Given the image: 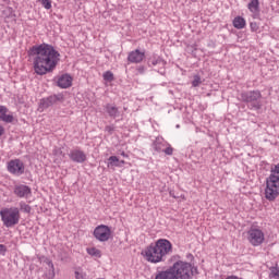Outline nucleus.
Here are the masks:
<instances>
[{"label":"nucleus","mask_w":279,"mask_h":279,"mask_svg":"<svg viewBox=\"0 0 279 279\" xmlns=\"http://www.w3.org/2000/svg\"><path fill=\"white\" fill-rule=\"evenodd\" d=\"M31 56H33L34 71L37 75L53 73L58 62H60V52L53 46L47 44L33 47Z\"/></svg>","instance_id":"nucleus-1"},{"label":"nucleus","mask_w":279,"mask_h":279,"mask_svg":"<svg viewBox=\"0 0 279 279\" xmlns=\"http://www.w3.org/2000/svg\"><path fill=\"white\" fill-rule=\"evenodd\" d=\"M173 244L167 239H159L156 243H151L142 251V256H144L147 263L158 264L165 263L167 256L172 254Z\"/></svg>","instance_id":"nucleus-2"},{"label":"nucleus","mask_w":279,"mask_h":279,"mask_svg":"<svg viewBox=\"0 0 279 279\" xmlns=\"http://www.w3.org/2000/svg\"><path fill=\"white\" fill-rule=\"evenodd\" d=\"M279 196V163L271 166L270 175L266 179L265 197L268 202H276Z\"/></svg>","instance_id":"nucleus-3"},{"label":"nucleus","mask_w":279,"mask_h":279,"mask_svg":"<svg viewBox=\"0 0 279 279\" xmlns=\"http://www.w3.org/2000/svg\"><path fill=\"white\" fill-rule=\"evenodd\" d=\"M170 269L174 279H191L197 275V268L189 262L178 260Z\"/></svg>","instance_id":"nucleus-4"},{"label":"nucleus","mask_w":279,"mask_h":279,"mask_svg":"<svg viewBox=\"0 0 279 279\" xmlns=\"http://www.w3.org/2000/svg\"><path fill=\"white\" fill-rule=\"evenodd\" d=\"M0 217L5 228H14L21 221V211L17 207H5L0 210Z\"/></svg>","instance_id":"nucleus-5"},{"label":"nucleus","mask_w":279,"mask_h":279,"mask_svg":"<svg viewBox=\"0 0 279 279\" xmlns=\"http://www.w3.org/2000/svg\"><path fill=\"white\" fill-rule=\"evenodd\" d=\"M260 92L253 90V92H245L240 95L241 101L245 104H250L251 107L255 108V110H260L263 104L260 102Z\"/></svg>","instance_id":"nucleus-6"},{"label":"nucleus","mask_w":279,"mask_h":279,"mask_svg":"<svg viewBox=\"0 0 279 279\" xmlns=\"http://www.w3.org/2000/svg\"><path fill=\"white\" fill-rule=\"evenodd\" d=\"M247 241L254 247H258V245H263V243H265V232L258 228H251L247 231Z\"/></svg>","instance_id":"nucleus-7"},{"label":"nucleus","mask_w":279,"mask_h":279,"mask_svg":"<svg viewBox=\"0 0 279 279\" xmlns=\"http://www.w3.org/2000/svg\"><path fill=\"white\" fill-rule=\"evenodd\" d=\"M153 147L155 151H158V154L163 153L166 156H173V147H171L169 143L160 137L155 140Z\"/></svg>","instance_id":"nucleus-8"},{"label":"nucleus","mask_w":279,"mask_h":279,"mask_svg":"<svg viewBox=\"0 0 279 279\" xmlns=\"http://www.w3.org/2000/svg\"><path fill=\"white\" fill-rule=\"evenodd\" d=\"M112 234V231L110 230V227L106 225H100L95 228L94 230V236L97 239V241L106 242L110 240V236Z\"/></svg>","instance_id":"nucleus-9"},{"label":"nucleus","mask_w":279,"mask_h":279,"mask_svg":"<svg viewBox=\"0 0 279 279\" xmlns=\"http://www.w3.org/2000/svg\"><path fill=\"white\" fill-rule=\"evenodd\" d=\"M8 171L12 175H23L25 173V163L21 159H12L8 162Z\"/></svg>","instance_id":"nucleus-10"},{"label":"nucleus","mask_w":279,"mask_h":279,"mask_svg":"<svg viewBox=\"0 0 279 279\" xmlns=\"http://www.w3.org/2000/svg\"><path fill=\"white\" fill-rule=\"evenodd\" d=\"M0 121H3L4 123L14 122V116L8 114V109L5 106H0ZM3 134H5V128L0 125V136H3Z\"/></svg>","instance_id":"nucleus-11"},{"label":"nucleus","mask_w":279,"mask_h":279,"mask_svg":"<svg viewBox=\"0 0 279 279\" xmlns=\"http://www.w3.org/2000/svg\"><path fill=\"white\" fill-rule=\"evenodd\" d=\"M58 101H64V96L62 94L52 95L47 98H43L40 100V108L47 109L51 108L54 104H58Z\"/></svg>","instance_id":"nucleus-12"},{"label":"nucleus","mask_w":279,"mask_h":279,"mask_svg":"<svg viewBox=\"0 0 279 279\" xmlns=\"http://www.w3.org/2000/svg\"><path fill=\"white\" fill-rule=\"evenodd\" d=\"M13 193L14 195H16V197H24L25 199H27V197L32 196V187L23 184L15 185Z\"/></svg>","instance_id":"nucleus-13"},{"label":"nucleus","mask_w":279,"mask_h":279,"mask_svg":"<svg viewBox=\"0 0 279 279\" xmlns=\"http://www.w3.org/2000/svg\"><path fill=\"white\" fill-rule=\"evenodd\" d=\"M69 156L73 162H86V154L83 150L73 149L70 151Z\"/></svg>","instance_id":"nucleus-14"},{"label":"nucleus","mask_w":279,"mask_h":279,"mask_svg":"<svg viewBox=\"0 0 279 279\" xmlns=\"http://www.w3.org/2000/svg\"><path fill=\"white\" fill-rule=\"evenodd\" d=\"M128 60L129 62L138 64L141 63L142 60H145V52H142L141 50L136 49L135 51L129 53Z\"/></svg>","instance_id":"nucleus-15"},{"label":"nucleus","mask_w":279,"mask_h":279,"mask_svg":"<svg viewBox=\"0 0 279 279\" xmlns=\"http://www.w3.org/2000/svg\"><path fill=\"white\" fill-rule=\"evenodd\" d=\"M57 84L59 88H70L73 84V78L69 74H63L59 77Z\"/></svg>","instance_id":"nucleus-16"},{"label":"nucleus","mask_w":279,"mask_h":279,"mask_svg":"<svg viewBox=\"0 0 279 279\" xmlns=\"http://www.w3.org/2000/svg\"><path fill=\"white\" fill-rule=\"evenodd\" d=\"M105 110L111 119H117V117L120 114L119 108L112 104H107L105 106Z\"/></svg>","instance_id":"nucleus-17"},{"label":"nucleus","mask_w":279,"mask_h":279,"mask_svg":"<svg viewBox=\"0 0 279 279\" xmlns=\"http://www.w3.org/2000/svg\"><path fill=\"white\" fill-rule=\"evenodd\" d=\"M259 5H260V2L258 0H252L248 3V10L250 12H252L254 19L258 17Z\"/></svg>","instance_id":"nucleus-18"},{"label":"nucleus","mask_w":279,"mask_h":279,"mask_svg":"<svg viewBox=\"0 0 279 279\" xmlns=\"http://www.w3.org/2000/svg\"><path fill=\"white\" fill-rule=\"evenodd\" d=\"M155 279H175L173 277V272L171 270V268H169L168 270H165V271H159Z\"/></svg>","instance_id":"nucleus-19"},{"label":"nucleus","mask_w":279,"mask_h":279,"mask_svg":"<svg viewBox=\"0 0 279 279\" xmlns=\"http://www.w3.org/2000/svg\"><path fill=\"white\" fill-rule=\"evenodd\" d=\"M233 27H235V29H243V27H245V19L241 16L234 17Z\"/></svg>","instance_id":"nucleus-20"},{"label":"nucleus","mask_w":279,"mask_h":279,"mask_svg":"<svg viewBox=\"0 0 279 279\" xmlns=\"http://www.w3.org/2000/svg\"><path fill=\"white\" fill-rule=\"evenodd\" d=\"M46 264L48 265V267L50 269L48 271V274H46L47 278L54 279L56 278V268L53 267V262L46 259Z\"/></svg>","instance_id":"nucleus-21"},{"label":"nucleus","mask_w":279,"mask_h":279,"mask_svg":"<svg viewBox=\"0 0 279 279\" xmlns=\"http://www.w3.org/2000/svg\"><path fill=\"white\" fill-rule=\"evenodd\" d=\"M87 254H89V256H95L96 258H101V251L96 247L87 248Z\"/></svg>","instance_id":"nucleus-22"},{"label":"nucleus","mask_w":279,"mask_h":279,"mask_svg":"<svg viewBox=\"0 0 279 279\" xmlns=\"http://www.w3.org/2000/svg\"><path fill=\"white\" fill-rule=\"evenodd\" d=\"M108 160H109L108 167H121V163H119V157L111 156L109 157Z\"/></svg>","instance_id":"nucleus-23"},{"label":"nucleus","mask_w":279,"mask_h":279,"mask_svg":"<svg viewBox=\"0 0 279 279\" xmlns=\"http://www.w3.org/2000/svg\"><path fill=\"white\" fill-rule=\"evenodd\" d=\"M269 278L279 279V267L278 266L270 268Z\"/></svg>","instance_id":"nucleus-24"},{"label":"nucleus","mask_w":279,"mask_h":279,"mask_svg":"<svg viewBox=\"0 0 279 279\" xmlns=\"http://www.w3.org/2000/svg\"><path fill=\"white\" fill-rule=\"evenodd\" d=\"M202 76H199V74H195L194 76H193V81H192V86L194 87V88H197V86H199L201 84H202Z\"/></svg>","instance_id":"nucleus-25"},{"label":"nucleus","mask_w":279,"mask_h":279,"mask_svg":"<svg viewBox=\"0 0 279 279\" xmlns=\"http://www.w3.org/2000/svg\"><path fill=\"white\" fill-rule=\"evenodd\" d=\"M74 276H75V279H88V276L82 269H76L74 271Z\"/></svg>","instance_id":"nucleus-26"},{"label":"nucleus","mask_w":279,"mask_h":279,"mask_svg":"<svg viewBox=\"0 0 279 279\" xmlns=\"http://www.w3.org/2000/svg\"><path fill=\"white\" fill-rule=\"evenodd\" d=\"M37 3H40L45 10H51V0H36Z\"/></svg>","instance_id":"nucleus-27"},{"label":"nucleus","mask_w":279,"mask_h":279,"mask_svg":"<svg viewBox=\"0 0 279 279\" xmlns=\"http://www.w3.org/2000/svg\"><path fill=\"white\" fill-rule=\"evenodd\" d=\"M20 210H23V213H32V207L29 205H27L26 203L21 202Z\"/></svg>","instance_id":"nucleus-28"},{"label":"nucleus","mask_w":279,"mask_h":279,"mask_svg":"<svg viewBox=\"0 0 279 279\" xmlns=\"http://www.w3.org/2000/svg\"><path fill=\"white\" fill-rule=\"evenodd\" d=\"M104 80L106 82H112L114 80V74H112L110 71H107L104 73Z\"/></svg>","instance_id":"nucleus-29"},{"label":"nucleus","mask_w":279,"mask_h":279,"mask_svg":"<svg viewBox=\"0 0 279 279\" xmlns=\"http://www.w3.org/2000/svg\"><path fill=\"white\" fill-rule=\"evenodd\" d=\"M250 25H251L252 32H258L259 26H258V24L256 22H251Z\"/></svg>","instance_id":"nucleus-30"},{"label":"nucleus","mask_w":279,"mask_h":279,"mask_svg":"<svg viewBox=\"0 0 279 279\" xmlns=\"http://www.w3.org/2000/svg\"><path fill=\"white\" fill-rule=\"evenodd\" d=\"M105 130H106V132H108L109 134H112V132H114V126H112V125H107V126L105 128Z\"/></svg>","instance_id":"nucleus-31"},{"label":"nucleus","mask_w":279,"mask_h":279,"mask_svg":"<svg viewBox=\"0 0 279 279\" xmlns=\"http://www.w3.org/2000/svg\"><path fill=\"white\" fill-rule=\"evenodd\" d=\"M5 252H8V247H5L3 244H0V254H5Z\"/></svg>","instance_id":"nucleus-32"},{"label":"nucleus","mask_w":279,"mask_h":279,"mask_svg":"<svg viewBox=\"0 0 279 279\" xmlns=\"http://www.w3.org/2000/svg\"><path fill=\"white\" fill-rule=\"evenodd\" d=\"M226 279H241V278H239V277H236V276H229V277H227Z\"/></svg>","instance_id":"nucleus-33"},{"label":"nucleus","mask_w":279,"mask_h":279,"mask_svg":"<svg viewBox=\"0 0 279 279\" xmlns=\"http://www.w3.org/2000/svg\"><path fill=\"white\" fill-rule=\"evenodd\" d=\"M118 165H121V167H123V165H125V160H119Z\"/></svg>","instance_id":"nucleus-34"},{"label":"nucleus","mask_w":279,"mask_h":279,"mask_svg":"<svg viewBox=\"0 0 279 279\" xmlns=\"http://www.w3.org/2000/svg\"><path fill=\"white\" fill-rule=\"evenodd\" d=\"M121 156H123V158H128V154H125V151H122Z\"/></svg>","instance_id":"nucleus-35"},{"label":"nucleus","mask_w":279,"mask_h":279,"mask_svg":"<svg viewBox=\"0 0 279 279\" xmlns=\"http://www.w3.org/2000/svg\"><path fill=\"white\" fill-rule=\"evenodd\" d=\"M153 64L156 65V64H157V61H153Z\"/></svg>","instance_id":"nucleus-36"}]
</instances>
